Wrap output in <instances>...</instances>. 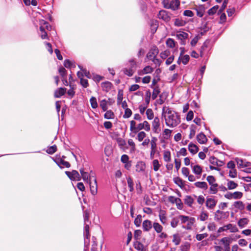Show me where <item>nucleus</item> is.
I'll return each instance as SVG.
<instances>
[{
    "label": "nucleus",
    "mask_w": 251,
    "mask_h": 251,
    "mask_svg": "<svg viewBox=\"0 0 251 251\" xmlns=\"http://www.w3.org/2000/svg\"><path fill=\"white\" fill-rule=\"evenodd\" d=\"M161 115L166 125L169 127H175L181 122L179 114L169 106L163 107Z\"/></svg>",
    "instance_id": "nucleus-1"
},
{
    "label": "nucleus",
    "mask_w": 251,
    "mask_h": 251,
    "mask_svg": "<svg viewBox=\"0 0 251 251\" xmlns=\"http://www.w3.org/2000/svg\"><path fill=\"white\" fill-rule=\"evenodd\" d=\"M176 38L180 41V44L181 45H185L186 44V41L188 38V34L186 32L178 31L176 33Z\"/></svg>",
    "instance_id": "nucleus-2"
},
{
    "label": "nucleus",
    "mask_w": 251,
    "mask_h": 251,
    "mask_svg": "<svg viewBox=\"0 0 251 251\" xmlns=\"http://www.w3.org/2000/svg\"><path fill=\"white\" fill-rule=\"evenodd\" d=\"M152 129L154 133L158 134L161 131L160 119L155 117L152 122Z\"/></svg>",
    "instance_id": "nucleus-3"
},
{
    "label": "nucleus",
    "mask_w": 251,
    "mask_h": 251,
    "mask_svg": "<svg viewBox=\"0 0 251 251\" xmlns=\"http://www.w3.org/2000/svg\"><path fill=\"white\" fill-rule=\"evenodd\" d=\"M65 174L71 180L79 181L81 180V176L77 171H66Z\"/></svg>",
    "instance_id": "nucleus-4"
},
{
    "label": "nucleus",
    "mask_w": 251,
    "mask_h": 251,
    "mask_svg": "<svg viewBox=\"0 0 251 251\" xmlns=\"http://www.w3.org/2000/svg\"><path fill=\"white\" fill-rule=\"evenodd\" d=\"M143 129L147 132L150 131L151 130L150 125L147 121H144L143 122L137 125L136 134H137L138 131H141V130Z\"/></svg>",
    "instance_id": "nucleus-5"
},
{
    "label": "nucleus",
    "mask_w": 251,
    "mask_h": 251,
    "mask_svg": "<svg viewBox=\"0 0 251 251\" xmlns=\"http://www.w3.org/2000/svg\"><path fill=\"white\" fill-rule=\"evenodd\" d=\"M88 183L91 193L94 196L96 195L98 192V185L96 178L94 177L93 179H90Z\"/></svg>",
    "instance_id": "nucleus-6"
},
{
    "label": "nucleus",
    "mask_w": 251,
    "mask_h": 251,
    "mask_svg": "<svg viewBox=\"0 0 251 251\" xmlns=\"http://www.w3.org/2000/svg\"><path fill=\"white\" fill-rule=\"evenodd\" d=\"M159 53V50L156 46H153L151 49L147 54L146 57L149 60H152L155 58Z\"/></svg>",
    "instance_id": "nucleus-7"
},
{
    "label": "nucleus",
    "mask_w": 251,
    "mask_h": 251,
    "mask_svg": "<svg viewBox=\"0 0 251 251\" xmlns=\"http://www.w3.org/2000/svg\"><path fill=\"white\" fill-rule=\"evenodd\" d=\"M191 168L193 173L197 176V178H200L202 172V167L199 165H194L193 163H191Z\"/></svg>",
    "instance_id": "nucleus-8"
},
{
    "label": "nucleus",
    "mask_w": 251,
    "mask_h": 251,
    "mask_svg": "<svg viewBox=\"0 0 251 251\" xmlns=\"http://www.w3.org/2000/svg\"><path fill=\"white\" fill-rule=\"evenodd\" d=\"M65 158V157L64 156H62L61 158H56L54 160L55 162L61 169L63 168L64 167L69 168L71 166L69 162L66 161L64 160V158Z\"/></svg>",
    "instance_id": "nucleus-9"
},
{
    "label": "nucleus",
    "mask_w": 251,
    "mask_h": 251,
    "mask_svg": "<svg viewBox=\"0 0 251 251\" xmlns=\"http://www.w3.org/2000/svg\"><path fill=\"white\" fill-rule=\"evenodd\" d=\"M228 217V212H224L218 210L215 213V220L219 221L223 219H226Z\"/></svg>",
    "instance_id": "nucleus-10"
},
{
    "label": "nucleus",
    "mask_w": 251,
    "mask_h": 251,
    "mask_svg": "<svg viewBox=\"0 0 251 251\" xmlns=\"http://www.w3.org/2000/svg\"><path fill=\"white\" fill-rule=\"evenodd\" d=\"M217 201L213 198H207L205 202L206 207L209 209H213L216 204Z\"/></svg>",
    "instance_id": "nucleus-11"
},
{
    "label": "nucleus",
    "mask_w": 251,
    "mask_h": 251,
    "mask_svg": "<svg viewBox=\"0 0 251 251\" xmlns=\"http://www.w3.org/2000/svg\"><path fill=\"white\" fill-rule=\"evenodd\" d=\"M80 173L83 180L87 182H89L90 179H93V178L95 177L94 176L91 177L90 174L88 172H85L83 169L80 170Z\"/></svg>",
    "instance_id": "nucleus-12"
},
{
    "label": "nucleus",
    "mask_w": 251,
    "mask_h": 251,
    "mask_svg": "<svg viewBox=\"0 0 251 251\" xmlns=\"http://www.w3.org/2000/svg\"><path fill=\"white\" fill-rule=\"evenodd\" d=\"M143 228L144 230L148 231H150L153 226V224L151 221L149 220H145L143 223Z\"/></svg>",
    "instance_id": "nucleus-13"
},
{
    "label": "nucleus",
    "mask_w": 251,
    "mask_h": 251,
    "mask_svg": "<svg viewBox=\"0 0 251 251\" xmlns=\"http://www.w3.org/2000/svg\"><path fill=\"white\" fill-rule=\"evenodd\" d=\"M136 171L137 172H144L146 169V164L144 161H139L136 165Z\"/></svg>",
    "instance_id": "nucleus-14"
},
{
    "label": "nucleus",
    "mask_w": 251,
    "mask_h": 251,
    "mask_svg": "<svg viewBox=\"0 0 251 251\" xmlns=\"http://www.w3.org/2000/svg\"><path fill=\"white\" fill-rule=\"evenodd\" d=\"M158 216L161 223L163 225L166 224L167 221L166 212L163 210H160Z\"/></svg>",
    "instance_id": "nucleus-15"
},
{
    "label": "nucleus",
    "mask_w": 251,
    "mask_h": 251,
    "mask_svg": "<svg viewBox=\"0 0 251 251\" xmlns=\"http://www.w3.org/2000/svg\"><path fill=\"white\" fill-rule=\"evenodd\" d=\"M194 201V199L191 196L187 195L184 199V203L188 207H192Z\"/></svg>",
    "instance_id": "nucleus-16"
},
{
    "label": "nucleus",
    "mask_w": 251,
    "mask_h": 251,
    "mask_svg": "<svg viewBox=\"0 0 251 251\" xmlns=\"http://www.w3.org/2000/svg\"><path fill=\"white\" fill-rule=\"evenodd\" d=\"M158 17L159 19H161L166 22L169 21L170 19L167 12L165 10L160 11L159 14H158Z\"/></svg>",
    "instance_id": "nucleus-17"
},
{
    "label": "nucleus",
    "mask_w": 251,
    "mask_h": 251,
    "mask_svg": "<svg viewBox=\"0 0 251 251\" xmlns=\"http://www.w3.org/2000/svg\"><path fill=\"white\" fill-rule=\"evenodd\" d=\"M153 69L150 66H146L143 70L138 71V75H143L145 74L151 73L153 72Z\"/></svg>",
    "instance_id": "nucleus-18"
},
{
    "label": "nucleus",
    "mask_w": 251,
    "mask_h": 251,
    "mask_svg": "<svg viewBox=\"0 0 251 251\" xmlns=\"http://www.w3.org/2000/svg\"><path fill=\"white\" fill-rule=\"evenodd\" d=\"M136 128L137 125L136 122L134 120L131 121L130 122V130L131 133L130 134V135L132 137L134 136V135H132V134H136Z\"/></svg>",
    "instance_id": "nucleus-19"
},
{
    "label": "nucleus",
    "mask_w": 251,
    "mask_h": 251,
    "mask_svg": "<svg viewBox=\"0 0 251 251\" xmlns=\"http://www.w3.org/2000/svg\"><path fill=\"white\" fill-rule=\"evenodd\" d=\"M220 242L224 245V248L230 246L232 239L229 237H224L220 240Z\"/></svg>",
    "instance_id": "nucleus-20"
},
{
    "label": "nucleus",
    "mask_w": 251,
    "mask_h": 251,
    "mask_svg": "<svg viewBox=\"0 0 251 251\" xmlns=\"http://www.w3.org/2000/svg\"><path fill=\"white\" fill-rule=\"evenodd\" d=\"M180 5V1L179 0H172L170 2V5L168 7H171V9L173 10L177 9Z\"/></svg>",
    "instance_id": "nucleus-21"
},
{
    "label": "nucleus",
    "mask_w": 251,
    "mask_h": 251,
    "mask_svg": "<svg viewBox=\"0 0 251 251\" xmlns=\"http://www.w3.org/2000/svg\"><path fill=\"white\" fill-rule=\"evenodd\" d=\"M249 220L247 218L240 219L238 222V225L241 228H244L248 224Z\"/></svg>",
    "instance_id": "nucleus-22"
},
{
    "label": "nucleus",
    "mask_w": 251,
    "mask_h": 251,
    "mask_svg": "<svg viewBox=\"0 0 251 251\" xmlns=\"http://www.w3.org/2000/svg\"><path fill=\"white\" fill-rule=\"evenodd\" d=\"M197 139L198 142L201 144H204L207 141L206 136L202 133H199L197 135Z\"/></svg>",
    "instance_id": "nucleus-23"
},
{
    "label": "nucleus",
    "mask_w": 251,
    "mask_h": 251,
    "mask_svg": "<svg viewBox=\"0 0 251 251\" xmlns=\"http://www.w3.org/2000/svg\"><path fill=\"white\" fill-rule=\"evenodd\" d=\"M188 150L189 151L194 155L197 153L199 148L196 145L193 143H190L188 145Z\"/></svg>",
    "instance_id": "nucleus-24"
},
{
    "label": "nucleus",
    "mask_w": 251,
    "mask_h": 251,
    "mask_svg": "<svg viewBox=\"0 0 251 251\" xmlns=\"http://www.w3.org/2000/svg\"><path fill=\"white\" fill-rule=\"evenodd\" d=\"M66 89L64 88H60L57 89L54 92V97L55 98H60L65 93Z\"/></svg>",
    "instance_id": "nucleus-25"
},
{
    "label": "nucleus",
    "mask_w": 251,
    "mask_h": 251,
    "mask_svg": "<svg viewBox=\"0 0 251 251\" xmlns=\"http://www.w3.org/2000/svg\"><path fill=\"white\" fill-rule=\"evenodd\" d=\"M209 42L205 41L200 49V56L203 57L208 47Z\"/></svg>",
    "instance_id": "nucleus-26"
},
{
    "label": "nucleus",
    "mask_w": 251,
    "mask_h": 251,
    "mask_svg": "<svg viewBox=\"0 0 251 251\" xmlns=\"http://www.w3.org/2000/svg\"><path fill=\"white\" fill-rule=\"evenodd\" d=\"M226 185L228 190H233L236 189L238 185L232 180H227Z\"/></svg>",
    "instance_id": "nucleus-27"
},
{
    "label": "nucleus",
    "mask_w": 251,
    "mask_h": 251,
    "mask_svg": "<svg viewBox=\"0 0 251 251\" xmlns=\"http://www.w3.org/2000/svg\"><path fill=\"white\" fill-rule=\"evenodd\" d=\"M195 222V219L193 217H191V219L187 223V225L185 226H183V228L187 230L191 229Z\"/></svg>",
    "instance_id": "nucleus-28"
},
{
    "label": "nucleus",
    "mask_w": 251,
    "mask_h": 251,
    "mask_svg": "<svg viewBox=\"0 0 251 251\" xmlns=\"http://www.w3.org/2000/svg\"><path fill=\"white\" fill-rule=\"evenodd\" d=\"M137 133V135L136 137V139H137L139 142L143 141L147 135L145 132L143 131H138Z\"/></svg>",
    "instance_id": "nucleus-29"
},
{
    "label": "nucleus",
    "mask_w": 251,
    "mask_h": 251,
    "mask_svg": "<svg viewBox=\"0 0 251 251\" xmlns=\"http://www.w3.org/2000/svg\"><path fill=\"white\" fill-rule=\"evenodd\" d=\"M233 206L235 208L240 210H243L245 208V204L241 201H236L233 203Z\"/></svg>",
    "instance_id": "nucleus-30"
},
{
    "label": "nucleus",
    "mask_w": 251,
    "mask_h": 251,
    "mask_svg": "<svg viewBox=\"0 0 251 251\" xmlns=\"http://www.w3.org/2000/svg\"><path fill=\"white\" fill-rule=\"evenodd\" d=\"M195 186L199 188L203 189L204 190H206L208 188V186L207 183L205 182L202 181V182H196L194 183Z\"/></svg>",
    "instance_id": "nucleus-31"
},
{
    "label": "nucleus",
    "mask_w": 251,
    "mask_h": 251,
    "mask_svg": "<svg viewBox=\"0 0 251 251\" xmlns=\"http://www.w3.org/2000/svg\"><path fill=\"white\" fill-rule=\"evenodd\" d=\"M153 228L157 233H161L163 230V226L158 223L154 222L153 224Z\"/></svg>",
    "instance_id": "nucleus-32"
},
{
    "label": "nucleus",
    "mask_w": 251,
    "mask_h": 251,
    "mask_svg": "<svg viewBox=\"0 0 251 251\" xmlns=\"http://www.w3.org/2000/svg\"><path fill=\"white\" fill-rule=\"evenodd\" d=\"M112 84L109 81H106L101 83V87L103 90L108 92L111 88Z\"/></svg>",
    "instance_id": "nucleus-33"
},
{
    "label": "nucleus",
    "mask_w": 251,
    "mask_h": 251,
    "mask_svg": "<svg viewBox=\"0 0 251 251\" xmlns=\"http://www.w3.org/2000/svg\"><path fill=\"white\" fill-rule=\"evenodd\" d=\"M166 43L168 47L174 48L175 47L176 42L174 39L169 38L167 39Z\"/></svg>",
    "instance_id": "nucleus-34"
},
{
    "label": "nucleus",
    "mask_w": 251,
    "mask_h": 251,
    "mask_svg": "<svg viewBox=\"0 0 251 251\" xmlns=\"http://www.w3.org/2000/svg\"><path fill=\"white\" fill-rule=\"evenodd\" d=\"M208 218V214L205 211H202L199 216V219L201 221H205Z\"/></svg>",
    "instance_id": "nucleus-35"
},
{
    "label": "nucleus",
    "mask_w": 251,
    "mask_h": 251,
    "mask_svg": "<svg viewBox=\"0 0 251 251\" xmlns=\"http://www.w3.org/2000/svg\"><path fill=\"white\" fill-rule=\"evenodd\" d=\"M227 230H229L231 232H236L238 231V229L235 225L231 224H228L226 225Z\"/></svg>",
    "instance_id": "nucleus-36"
},
{
    "label": "nucleus",
    "mask_w": 251,
    "mask_h": 251,
    "mask_svg": "<svg viewBox=\"0 0 251 251\" xmlns=\"http://www.w3.org/2000/svg\"><path fill=\"white\" fill-rule=\"evenodd\" d=\"M153 169L155 172H157L159 170L161 167V164L159 163L157 159H154L152 162Z\"/></svg>",
    "instance_id": "nucleus-37"
},
{
    "label": "nucleus",
    "mask_w": 251,
    "mask_h": 251,
    "mask_svg": "<svg viewBox=\"0 0 251 251\" xmlns=\"http://www.w3.org/2000/svg\"><path fill=\"white\" fill-rule=\"evenodd\" d=\"M107 104L108 101L105 99L100 101V105L103 111H105L107 110Z\"/></svg>",
    "instance_id": "nucleus-38"
},
{
    "label": "nucleus",
    "mask_w": 251,
    "mask_h": 251,
    "mask_svg": "<svg viewBox=\"0 0 251 251\" xmlns=\"http://www.w3.org/2000/svg\"><path fill=\"white\" fill-rule=\"evenodd\" d=\"M104 114V117L106 119H112L114 118V113L111 110H106Z\"/></svg>",
    "instance_id": "nucleus-39"
},
{
    "label": "nucleus",
    "mask_w": 251,
    "mask_h": 251,
    "mask_svg": "<svg viewBox=\"0 0 251 251\" xmlns=\"http://www.w3.org/2000/svg\"><path fill=\"white\" fill-rule=\"evenodd\" d=\"M163 158L165 162H169L171 161V152L168 151H165L163 153Z\"/></svg>",
    "instance_id": "nucleus-40"
},
{
    "label": "nucleus",
    "mask_w": 251,
    "mask_h": 251,
    "mask_svg": "<svg viewBox=\"0 0 251 251\" xmlns=\"http://www.w3.org/2000/svg\"><path fill=\"white\" fill-rule=\"evenodd\" d=\"M218 186L219 185L218 184L211 186L209 188L210 193L211 194H217L218 191Z\"/></svg>",
    "instance_id": "nucleus-41"
},
{
    "label": "nucleus",
    "mask_w": 251,
    "mask_h": 251,
    "mask_svg": "<svg viewBox=\"0 0 251 251\" xmlns=\"http://www.w3.org/2000/svg\"><path fill=\"white\" fill-rule=\"evenodd\" d=\"M127 182L130 192H132L134 190V183L132 179L130 177H127Z\"/></svg>",
    "instance_id": "nucleus-42"
},
{
    "label": "nucleus",
    "mask_w": 251,
    "mask_h": 251,
    "mask_svg": "<svg viewBox=\"0 0 251 251\" xmlns=\"http://www.w3.org/2000/svg\"><path fill=\"white\" fill-rule=\"evenodd\" d=\"M146 114L148 120H152L154 118V114L151 108L147 109Z\"/></svg>",
    "instance_id": "nucleus-43"
},
{
    "label": "nucleus",
    "mask_w": 251,
    "mask_h": 251,
    "mask_svg": "<svg viewBox=\"0 0 251 251\" xmlns=\"http://www.w3.org/2000/svg\"><path fill=\"white\" fill-rule=\"evenodd\" d=\"M90 102L91 107L93 109H95L98 107V104L97 101V99L95 97H92L90 100Z\"/></svg>",
    "instance_id": "nucleus-44"
},
{
    "label": "nucleus",
    "mask_w": 251,
    "mask_h": 251,
    "mask_svg": "<svg viewBox=\"0 0 251 251\" xmlns=\"http://www.w3.org/2000/svg\"><path fill=\"white\" fill-rule=\"evenodd\" d=\"M197 15L199 17H202L204 13V8L203 6H199L196 8Z\"/></svg>",
    "instance_id": "nucleus-45"
},
{
    "label": "nucleus",
    "mask_w": 251,
    "mask_h": 251,
    "mask_svg": "<svg viewBox=\"0 0 251 251\" xmlns=\"http://www.w3.org/2000/svg\"><path fill=\"white\" fill-rule=\"evenodd\" d=\"M236 162L239 167H245L248 166V165L246 164L247 162L244 161L242 159L237 158H236Z\"/></svg>",
    "instance_id": "nucleus-46"
},
{
    "label": "nucleus",
    "mask_w": 251,
    "mask_h": 251,
    "mask_svg": "<svg viewBox=\"0 0 251 251\" xmlns=\"http://www.w3.org/2000/svg\"><path fill=\"white\" fill-rule=\"evenodd\" d=\"M171 133H172L171 130L168 129V128H166L163 130L162 134H163V136L164 138L165 139H167L170 137V136L171 135Z\"/></svg>",
    "instance_id": "nucleus-47"
},
{
    "label": "nucleus",
    "mask_w": 251,
    "mask_h": 251,
    "mask_svg": "<svg viewBox=\"0 0 251 251\" xmlns=\"http://www.w3.org/2000/svg\"><path fill=\"white\" fill-rule=\"evenodd\" d=\"M181 239L178 234H176L173 235V242L176 245H178L180 244Z\"/></svg>",
    "instance_id": "nucleus-48"
},
{
    "label": "nucleus",
    "mask_w": 251,
    "mask_h": 251,
    "mask_svg": "<svg viewBox=\"0 0 251 251\" xmlns=\"http://www.w3.org/2000/svg\"><path fill=\"white\" fill-rule=\"evenodd\" d=\"M178 219L180 220L182 224H184L187 223L189 221L190 219H191V217L187 216L179 215L178 216Z\"/></svg>",
    "instance_id": "nucleus-49"
},
{
    "label": "nucleus",
    "mask_w": 251,
    "mask_h": 251,
    "mask_svg": "<svg viewBox=\"0 0 251 251\" xmlns=\"http://www.w3.org/2000/svg\"><path fill=\"white\" fill-rule=\"evenodd\" d=\"M128 144L131 147L130 151L134 152L136 150L135 144L132 139H129L128 140Z\"/></svg>",
    "instance_id": "nucleus-50"
},
{
    "label": "nucleus",
    "mask_w": 251,
    "mask_h": 251,
    "mask_svg": "<svg viewBox=\"0 0 251 251\" xmlns=\"http://www.w3.org/2000/svg\"><path fill=\"white\" fill-rule=\"evenodd\" d=\"M135 70L132 68H126L124 69V72L125 75L128 76H131L134 73Z\"/></svg>",
    "instance_id": "nucleus-51"
},
{
    "label": "nucleus",
    "mask_w": 251,
    "mask_h": 251,
    "mask_svg": "<svg viewBox=\"0 0 251 251\" xmlns=\"http://www.w3.org/2000/svg\"><path fill=\"white\" fill-rule=\"evenodd\" d=\"M132 111L130 109L127 108L125 109V113L123 115V118L125 119L129 118L132 115Z\"/></svg>",
    "instance_id": "nucleus-52"
},
{
    "label": "nucleus",
    "mask_w": 251,
    "mask_h": 251,
    "mask_svg": "<svg viewBox=\"0 0 251 251\" xmlns=\"http://www.w3.org/2000/svg\"><path fill=\"white\" fill-rule=\"evenodd\" d=\"M174 24L177 26H182L185 25V22L182 20L176 19L175 21Z\"/></svg>",
    "instance_id": "nucleus-53"
},
{
    "label": "nucleus",
    "mask_w": 251,
    "mask_h": 251,
    "mask_svg": "<svg viewBox=\"0 0 251 251\" xmlns=\"http://www.w3.org/2000/svg\"><path fill=\"white\" fill-rule=\"evenodd\" d=\"M159 235H158V240L160 242L163 243L164 241V239L167 238L168 235L165 232H161L159 233Z\"/></svg>",
    "instance_id": "nucleus-54"
},
{
    "label": "nucleus",
    "mask_w": 251,
    "mask_h": 251,
    "mask_svg": "<svg viewBox=\"0 0 251 251\" xmlns=\"http://www.w3.org/2000/svg\"><path fill=\"white\" fill-rule=\"evenodd\" d=\"M243 193L239 191H236L233 193V199H240L243 197Z\"/></svg>",
    "instance_id": "nucleus-55"
},
{
    "label": "nucleus",
    "mask_w": 251,
    "mask_h": 251,
    "mask_svg": "<svg viewBox=\"0 0 251 251\" xmlns=\"http://www.w3.org/2000/svg\"><path fill=\"white\" fill-rule=\"evenodd\" d=\"M159 93H160V91H159V89L158 87H156L154 88L153 92H152V96H151L152 100H155L157 98V97Z\"/></svg>",
    "instance_id": "nucleus-56"
},
{
    "label": "nucleus",
    "mask_w": 251,
    "mask_h": 251,
    "mask_svg": "<svg viewBox=\"0 0 251 251\" xmlns=\"http://www.w3.org/2000/svg\"><path fill=\"white\" fill-rule=\"evenodd\" d=\"M207 228L209 231H214L216 229V225L214 222L209 223L207 225Z\"/></svg>",
    "instance_id": "nucleus-57"
},
{
    "label": "nucleus",
    "mask_w": 251,
    "mask_h": 251,
    "mask_svg": "<svg viewBox=\"0 0 251 251\" xmlns=\"http://www.w3.org/2000/svg\"><path fill=\"white\" fill-rule=\"evenodd\" d=\"M179 222V219L178 217H174L172 220V221L171 222V226L172 227L175 228L177 226Z\"/></svg>",
    "instance_id": "nucleus-58"
},
{
    "label": "nucleus",
    "mask_w": 251,
    "mask_h": 251,
    "mask_svg": "<svg viewBox=\"0 0 251 251\" xmlns=\"http://www.w3.org/2000/svg\"><path fill=\"white\" fill-rule=\"evenodd\" d=\"M181 62L184 65H186L190 60V56L189 55L186 54L181 56Z\"/></svg>",
    "instance_id": "nucleus-59"
},
{
    "label": "nucleus",
    "mask_w": 251,
    "mask_h": 251,
    "mask_svg": "<svg viewBox=\"0 0 251 251\" xmlns=\"http://www.w3.org/2000/svg\"><path fill=\"white\" fill-rule=\"evenodd\" d=\"M175 203L177 209L179 210L182 209L183 207V204L180 199L178 198Z\"/></svg>",
    "instance_id": "nucleus-60"
},
{
    "label": "nucleus",
    "mask_w": 251,
    "mask_h": 251,
    "mask_svg": "<svg viewBox=\"0 0 251 251\" xmlns=\"http://www.w3.org/2000/svg\"><path fill=\"white\" fill-rule=\"evenodd\" d=\"M208 236V234L206 233L202 234H197L196 236V238L198 241H201L204 238H206Z\"/></svg>",
    "instance_id": "nucleus-61"
},
{
    "label": "nucleus",
    "mask_w": 251,
    "mask_h": 251,
    "mask_svg": "<svg viewBox=\"0 0 251 251\" xmlns=\"http://www.w3.org/2000/svg\"><path fill=\"white\" fill-rule=\"evenodd\" d=\"M218 8H219V6L218 5H215V6L212 7V8H211L208 11V15H214L217 12Z\"/></svg>",
    "instance_id": "nucleus-62"
},
{
    "label": "nucleus",
    "mask_w": 251,
    "mask_h": 251,
    "mask_svg": "<svg viewBox=\"0 0 251 251\" xmlns=\"http://www.w3.org/2000/svg\"><path fill=\"white\" fill-rule=\"evenodd\" d=\"M134 247L138 251H142L143 249V244L138 241L134 242Z\"/></svg>",
    "instance_id": "nucleus-63"
},
{
    "label": "nucleus",
    "mask_w": 251,
    "mask_h": 251,
    "mask_svg": "<svg viewBox=\"0 0 251 251\" xmlns=\"http://www.w3.org/2000/svg\"><path fill=\"white\" fill-rule=\"evenodd\" d=\"M141 222L142 216L140 215H138L134 220V224L137 226L139 227L140 226Z\"/></svg>",
    "instance_id": "nucleus-64"
}]
</instances>
